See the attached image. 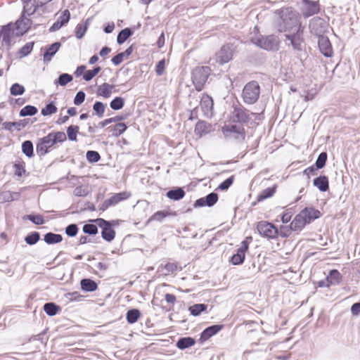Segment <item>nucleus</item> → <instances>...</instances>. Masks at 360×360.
Here are the masks:
<instances>
[{
	"instance_id": "1",
	"label": "nucleus",
	"mask_w": 360,
	"mask_h": 360,
	"mask_svg": "<svg viewBox=\"0 0 360 360\" xmlns=\"http://www.w3.org/2000/svg\"><path fill=\"white\" fill-rule=\"evenodd\" d=\"M321 212L314 207H305L297 214L290 225L293 231H301L306 224H310L312 221L319 218Z\"/></svg>"
},
{
	"instance_id": "2",
	"label": "nucleus",
	"mask_w": 360,
	"mask_h": 360,
	"mask_svg": "<svg viewBox=\"0 0 360 360\" xmlns=\"http://www.w3.org/2000/svg\"><path fill=\"white\" fill-rule=\"evenodd\" d=\"M280 20L277 25V29L280 32L297 29L301 25L299 22L298 13L289 8H285L280 11Z\"/></svg>"
},
{
	"instance_id": "3",
	"label": "nucleus",
	"mask_w": 360,
	"mask_h": 360,
	"mask_svg": "<svg viewBox=\"0 0 360 360\" xmlns=\"http://www.w3.org/2000/svg\"><path fill=\"white\" fill-rule=\"evenodd\" d=\"M260 95V86L257 82L251 81L247 83L242 92L243 101L249 105L255 103Z\"/></svg>"
},
{
	"instance_id": "4",
	"label": "nucleus",
	"mask_w": 360,
	"mask_h": 360,
	"mask_svg": "<svg viewBox=\"0 0 360 360\" xmlns=\"http://www.w3.org/2000/svg\"><path fill=\"white\" fill-rule=\"evenodd\" d=\"M256 115V113L250 112L241 105H234L230 115V120L232 122L243 124L248 123L252 119V117Z\"/></svg>"
},
{
	"instance_id": "5",
	"label": "nucleus",
	"mask_w": 360,
	"mask_h": 360,
	"mask_svg": "<svg viewBox=\"0 0 360 360\" xmlns=\"http://www.w3.org/2000/svg\"><path fill=\"white\" fill-rule=\"evenodd\" d=\"M211 70L207 66L196 67L192 71V81L195 89L200 91L210 74Z\"/></svg>"
},
{
	"instance_id": "6",
	"label": "nucleus",
	"mask_w": 360,
	"mask_h": 360,
	"mask_svg": "<svg viewBox=\"0 0 360 360\" xmlns=\"http://www.w3.org/2000/svg\"><path fill=\"white\" fill-rule=\"evenodd\" d=\"M252 44L266 51H275L278 48L279 41L274 35L252 37Z\"/></svg>"
},
{
	"instance_id": "7",
	"label": "nucleus",
	"mask_w": 360,
	"mask_h": 360,
	"mask_svg": "<svg viewBox=\"0 0 360 360\" xmlns=\"http://www.w3.org/2000/svg\"><path fill=\"white\" fill-rule=\"evenodd\" d=\"M222 132L226 137L234 138L243 141L245 138V131L242 125L227 124L222 127Z\"/></svg>"
},
{
	"instance_id": "8",
	"label": "nucleus",
	"mask_w": 360,
	"mask_h": 360,
	"mask_svg": "<svg viewBox=\"0 0 360 360\" xmlns=\"http://www.w3.org/2000/svg\"><path fill=\"white\" fill-rule=\"evenodd\" d=\"M257 229L259 235L268 239H274L278 235L277 228L273 224L265 221H259L257 225Z\"/></svg>"
},
{
	"instance_id": "9",
	"label": "nucleus",
	"mask_w": 360,
	"mask_h": 360,
	"mask_svg": "<svg viewBox=\"0 0 360 360\" xmlns=\"http://www.w3.org/2000/svg\"><path fill=\"white\" fill-rule=\"evenodd\" d=\"M309 27L311 33L319 37L323 36L328 28V24L324 19L315 17L310 20Z\"/></svg>"
},
{
	"instance_id": "10",
	"label": "nucleus",
	"mask_w": 360,
	"mask_h": 360,
	"mask_svg": "<svg viewBox=\"0 0 360 360\" xmlns=\"http://www.w3.org/2000/svg\"><path fill=\"white\" fill-rule=\"evenodd\" d=\"M96 224L102 229L101 237L107 242H111L115 237V231L112 229L110 221L102 218L96 220Z\"/></svg>"
},
{
	"instance_id": "11",
	"label": "nucleus",
	"mask_w": 360,
	"mask_h": 360,
	"mask_svg": "<svg viewBox=\"0 0 360 360\" xmlns=\"http://www.w3.org/2000/svg\"><path fill=\"white\" fill-rule=\"evenodd\" d=\"M234 51L235 49L232 44L224 45L215 55L216 62L221 65L227 63L232 59Z\"/></svg>"
},
{
	"instance_id": "12",
	"label": "nucleus",
	"mask_w": 360,
	"mask_h": 360,
	"mask_svg": "<svg viewBox=\"0 0 360 360\" xmlns=\"http://www.w3.org/2000/svg\"><path fill=\"white\" fill-rule=\"evenodd\" d=\"M131 196L129 192L123 191L113 194L110 198L106 199L99 207L100 210L105 211L108 207L115 206L119 202L128 199Z\"/></svg>"
},
{
	"instance_id": "13",
	"label": "nucleus",
	"mask_w": 360,
	"mask_h": 360,
	"mask_svg": "<svg viewBox=\"0 0 360 360\" xmlns=\"http://www.w3.org/2000/svg\"><path fill=\"white\" fill-rule=\"evenodd\" d=\"M54 143L52 138L49 134L39 139V142L36 146V152L39 157L44 156L46 153H49L53 146Z\"/></svg>"
},
{
	"instance_id": "14",
	"label": "nucleus",
	"mask_w": 360,
	"mask_h": 360,
	"mask_svg": "<svg viewBox=\"0 0 360 360\" xmlns=\"http://www.w3.org/2000/svg\"><path fill=\"white\" fill-rule=\"evenodd\" d=\"M15 36V30L12 23H9L3 26L0 32V39L7 46H11L12 44V38Z\"/></svg>"
},
{
	"instance_id": "15",
	"label": "nucleus",
	"mask_w": 360,
	"mask_h": 360,
	"mask_svg": "<svg viewBox=\"0 0 360 360\" xmlns=\"http://www.w3.org/2000/svg\"><path fill=\"white\" fill-rule=\"evenodd\" d=\"M302 34L303 27L300 25L297 29H296L295 33L285 34V38L290 41L294 49L300 50L303 41Z\"/></svg>"
},
{
	"instance_id": "16",
	"label": "nucleus",
	"mask_w": 360,
	"mask_h": 360,
	"mask_svg": "<svg viewBox=\"0 0 360 360\" xmlns=\"http://www.w3.org/2000/svg\"><path fill=\"white\" fill-rule=\"evenodd\" d=\"M31 24V20L25 18L23 14L13 25V27L15 30V36L20 37L23 35L30 29Z\"/></svg>"
},
{
	"instance_id": "17",
	"label": "nucleus",
	"mask_w": 360,
	"mask_h": 360,
	"mask_svg": "<svg viewBox=\"0 0 360 360\" xmlns=\"http://www.w3.org/2000/svg\"><path fill=\"white\" fill-rule=\"evenodd\" d=\"M214 102L212 98L207 94H203L200 100V107L203 115L207 118L213 115Z\"/></svg>"
},
{
	"instance_id": "18",
	"label": "nucleus",
	"mask_w": 360,
	"mask_h": 360,
	"mask_svg": "<svg viewBox=\"0 0 360 360\" xmlns=\"http://www.w3.org/2000/svg\"><path fill=\"white\" fill-rule=\"evenodd\" d=\"M318 46L321 53L326 57H331L333 54V47L327 37H319Z\"/></svg>"
},
{
	"instance_id": "19",
	"label": "nucleus",
	"mask_w": 360,
	"mask_h": 360,
	"mask_svg": "<svg viewBox=\"0 0 360 360\" xmlns=\"http://www.w3.org/2000/svg\"><path fill=\"white\" fill-rule=\"evenodd\" d=\"M248 249V245L247 242L243 241L241 246L237 250V252L234 254L231 259V262L234 265H238L244 262L245 252Z\"/></svg>"
},
{
	"instance_id": "20",
	"label": "nucleus",
	"mask_w": 360,
	"mask_h": 360,
	"mask_svg": "<svg viewBox=\"0 0 360 360\" xmlns=\"http://www.w3.org/2000/svg\"><path fill=\"white\" fill-rule=\"evenodd\" d=\"M304 2L306 4L302 12V15L304 18H309L319 13L320 6L318 1L304 0Z\"/></svg>"
},
{
	"instance_id": "21",
	"label": "nucleus",
	"mask_w": 360,
	"mask_h": 360,
	"mask_svg": "<svg viewBox=\"0 0 360 360\" xmlns=\"http://www.w3.org/2000/svg\"><path fill=\"white\" fill-rule=\"evenodd\" d=\"M223 328L222 325H212L206 328L200 334L199 342L203 343L209 340L211 337L216 335Z\"/></svg>"
},
{
	"instance_id": "22",
	"label": "nucleus",
	"mask_w": 360,
	"mask_h": 360,
	"mask_svg": "<svg viewBox=\"0 0 360 360\" xmlns=\"http://www.w3.org/2000/svg\"><path fill=\"white\" fill-rule=\"evenodd\" d=\"M60 46L61 44L60 42H55L46 48L43 56L44 63H48L51 60L53 56L59 50Z\"/></svg>"
},
{
	"instance_id": "23",
	"label": "nucleus",
	"mask_w": 360,
	"mask_h": 360,
	"mask_svg": "<svg viewBox=\"0 0 360 360\" xmlns=\"http://www.w3.org/2000/svg\"><path fill=\"white\" fill-rule=\"evenodd\" d=\"M313 184L322 192L327 191L329 188L328 179L326 176H319L315 178Z\"/></svg>"
},
{
	"instance_id": "24",
	"label": "nucleus",
	"mask_w": 360,
	"mask_h": 360,
	"mask_svg": "<svg viewBox=\"0 0 360 360\" xmlns=\"http://www.w3.org/2000/svg\"><path fill=\"white\" fill-rule=\"evenodd\" d=\"M134 46L131 45L124 52H121L115 56L111 61L115 65H119L124 58H127L133 52Z\"/></svg>"
},
{
	"instance_id": "25",
	"label": "nucleus",
	"mask_w": 360,
	"mask_h": 360,
	"mask_svg": "<svg viewBox=\"0 0 360 360\" xmlns=\"http://www.w3.org/2000/svg\"><path fill=\"white\" fill-rule=\"evenodd\" d=\"M26 120H22L18 122H5L3 123V128L5 130L12 131L14 127L16 130L20 131L27 125Z\"/></svg>"
},
{
	"instance_id": "26",
	"label": "nucleus",
	"mask_w": 360,
	"mask_h": 360,
	"mask_svg": "<svg viewBox=\"0 0 360 360\" xmlns=\"http://www.w3.org/2000/svg\"><path fill=\"white\" fill-rule=\"evenodd\" d=\"M20 193L18 192H11L9 191H0V202H11L20 198Z\"/></svg>"
},
{
	"instance_id": "27",
	"label": "nucleus",
	"mask_w": 360,
	"mask_h": 360,
	"mask_svg": "<svg viewBox=\"0 0 360 360\" xmlns=\"http://www.w3.org/2000/svg\"><path fill=\"white\" fill-rule=\"evenodd\" d=\"M211 124L207 123L205 121H199L197 122L195 127V133L202 136L206 134H208L211 131Z\"/></svg>"
},
{
	"instance_id": "28",
	"label": "nucleus",
	"mask_w": 360,
	"mask_h": 360,
	"mask_svg": "<svg viewBox=\"0 0 360 360\" xmlns=\"http://www.w3.org/2000/svg\"><path fill=\"white\" fill-rule=\"evenodd\" d=\"M115 86L108 83H103L98 88L97 94L104 98H109Z\"/></svg>"
},
{
	"instance_id": "29",
	"label": "nucleus",
	"mask_w": 360,
	"mask_h": 360,
	"mask_svg": "<svg viewBox=\"0 0 360 360\" xmlns=\"http://www.w3.org/2000/svg\"><path fill=\"white\" fill-rule=\"evenodd\" d=\"M81 288L82 290L85 292H94L97 289L96 283L89 278H84L80 282Z\"/></svg>"
},
{
	"instance_id": "30",
	"label": "nucleus",
	"mask_w": 360,
	"mask_h": 360,
	"mask_svg": "<svg viewBox=\"0 0 360 360\" xmlns=\"http://www.w3.org/2000/svg\"><path fill=\"white\" fill-rule=\"evenodd\" d=\"M62 240L63 237L60 234L51 232L46 233L44 237V242L49 245L60 243Z\"/></svg>"
},
{
	"instance_id": "31",
	"label": "nucleus",
	"mask_w": 360,
	"mask_h": 360,
	"mask_svg": "<svg viewBox=\"0 0 360 360\" xmlns=\"http://www.w3.org/2000/svg\"><path fill=\"white\" fill-rule=\"evenodd\" d=\"M185 195V191L182 188L170 190L167 193V197L171 200H179Z\"/></svg>"
},
{
	"instance_id": "32",
	"label": "nucleus",
	"mask_w": 360,
	"mask_h": 360,
	"mask_svg": "<svg viewBox=\"0 0 360 360\" xmlns=\"http://www.w3.org/2000/svg\"><path fill=\"white\" fill-rule=\"evenodd\" d=\"M195 340L193 338H181L176 342V346L180 349L188 348L195 345Z\"/></svg>"
},
{
	"instance_id": "33",
	"label": "nucleus",
	"mask_w": 360,
	"mask_h": 360,
	"mask_svg": "<svg viewBox=\"0 0 360 360\" xmlns=\"http://www.w3.org/2000/svg\"><path fill=\"white\" fill-rule=\"evenodd\" d=\"M340 273L336 270H331L327 276V281L331 285L338 284L341 280Z\"/></svg>"
},
{
	"instance_id": "34",
	"label": "nucleus",
	"mask_w": 360,
	"mask_h": 360,
	"mask_svg": "<svg viewBox=\"0 0 360 360\" xmlns=\"http://www.w3.org/2000/svg\"><path fill=\"white\" fill-rule=\"evenodd\" d=\"M275 192L276 186L266 188L257 195V199L259 202L263 201L264 200L273 196Z\"/></svg>"
},
{
	"instance_id": "35",
	"label": "nucleus",
	"mask_w": 360,
	"mask_h": 360,
	"mask_svg": "<svg viewBox=\"0 0 360 360\" xmlns=\"http://www.w3.org/2000/svg\"><path fill=\"white\" fill-rule=\"evenodd\" d=\"M114 136H120L127 129V126L124 123L120 122L114 125L112 127H108Z\"/></svg>"
},
{
	"instance_id": "36",
	"label": "nucleus",
	"mask_w": 360,
	"mask_h": 360,
	"mask_svg": "<svg viewBox=\"0 0 360 360\" xmlns=\"http://www.w3.org/2000/svg\"><path fill=\"white\" fill-rule=\"evenodd\" d=\"M141 316V313L138 309H134L129 310L127 313V321L129 323H136Z\"/></svg>"
},
{
	"instance_id": "37",
	"label": "nucleus",
	"mask_w": 360,
	"mask_h": 360,
	"mask_svg": "<svg viewBox=\"0 0 360 360\" xmlns=\"http://www.w3.org/2000/svg\"><path fill=\"white\" fill-rule=\"evenodd\" d=\"M44 310L47 315L53 316L57 314L59 307L53 302H48L44 305Z\"/></svg>"
},
{
	"instance_id": "38",
	"label": "nucleus",
	"mask_w": 360,
	"mask_h": 360,
	"mask_svg": "<svg viewBox=\"0 0 360 360\" xmlns=\"http://www.w3.org/2000/svg\"><path fill=\"white\" fill-rule=\"evenodd\" d=\"M131 34L132 32L129 28L121 30L117 35V42L119 44H123Z\"/></svg>"
},
{
	"instance_id": "39",
	"label": "nucleus",
	"mask_w": 360,
	"mask_h": 360,
	"mask_svg": "<svg viewBox=\"0 0 360 360\" xmlns=\"http://www.w3.org/2000/svg\"><path fill=\"white\" fill-rule=\"evenodd\" d=\"M207 305L205 304H195L192 306H191L188 309L189 311L191 312V314L197 316L200 314L201 312L206 310Z\"/></svg>"
},
{
	"instance_id": "40",
	"label": "nucleus",
	"mask_w": 360,
	"mask_h": 360,
	"mask_svg": "<svg viewBox=\"0 0 360 360\" xmlns=\"http://www.w3.org/2000/svg\"><path fill=\"white\" fill-rule=\"evenodd\" d=\"M22 151L28 158L33 156V144L31 141H25L22 143Z\"/></svg>"
},
{
	"instance_id": "41",
	"label": "nucleus",
	"mask_w": 360,
	"mask_h": 360,
	"mask_svg": "<svg viewBox=\"0 0 360 360\" xmlns=\"http://www.w3.org/2000/svg\"><path fill=\"white\" fill-rule=\"evenodd\" d=\"M54 143H63L67 139L66 134L63 131L51 132L49 134Z\"/></svg>"
},
{
	"instance_id": "42",
	"label": "nucleus",
	"mask_w": 360,
	"mask_h": 360,
	"mask_svg": "<svg viewBox=\"0 0 360 360\" xmlns=\"http://www.w3.org/2000/svg\"><path fill=\"white\" fill-rule=\"evenodd\" d=\"M72 79L73 77L71 75L63 73L58 77V79L54 82V84L64 86Z\"/></svg>"
},
{
	"instance_id": "43",
	"label": "nucleus",
	"mask_w": 360,
	"mask_h": 360,
	"mask_svg": "<svg viewBox=\"0 0 360 360\" xmlns=\"http://www.w3.org/2000/svg\"><path fill=\"white\" fill-rule=\"evenodd\" d=\"M37 112V108L33 105H26L20 111V117L32 116Z\"/></svg>"
},
{
	"instance_id": "44",
	"label": "nucleus",
	"mask_w": 360,
	"mask_h": 360,
	"mask_svg": "<svg viewBox=\"0 0 360 360\" xmlns=\"http://www.w3.org/2000/svg\"><path fill=\"white\" fill-rule=\"evenodd\" d=\"M40 239V234L37 231H34L28 234L25 238V241L30 245H35Z\"/></svg>"
},
{
	"instance_id": "45",
	"label": "nucleus",
	"mask_w": 360,
	"mask_h": 360,
	"mask_svg": "<svg viewBox=\"0 0 360 360\" xmlns=\"http://www.w3.org/2000/svg\"><path fill=\"white\" fill-rule=\"evenodd\" d=\"M79 131V127L76 125H71L67 129V135L70 141H77V134Z\"/></svg>"
},
{
	"instance_id": "46",
	"label": "nucleus",
	"mask_w": 360,
	"mask_h": 360,
	"mask_svg": "<svg viewBox=\"0 0 360 360\" xmlns=\"http://www.w3.org/2000/svg\"><path fill=\"white\" fill-rule=\"evenodd\" d=\"M57 107L53 102L47 104L44 108L41 109V113L44 116H49L57 112Z\"/></svg>"
},
{
	"instance_id": "47",
	"label": "nucleus",
	"mask_w": 360,
	"mask_h": 360,
	"mask_svg": "<svg viewBox=\"0 0 360 360\" xmlns=\"http://www.w3.org/2000/svg\"><path fill=\"white\" fill-rule=\"evenodd\" d=\"M124 105V99L122 97H116L110 102V108L112 110H118L123 108Z\"/></svg>"
},
{
	"instance_id": "48",
	"label": "nucleus",
	"mask_w": 360,
	"mask_h": 360,
	"mask_svg": "<svg viewBox=\"0 0 360 360\" xmlns=\"http://www.w3.org/2000/svg\"><path fill=\"white\" fill-rule=\"evenodd\" d=\"M10 92L13 96H20L24 94L25 87L18 83H15L11 86Z\"/></svg>"
},
{
	"instance_id": "49",
	"label": "nucleus",
	"mask_w": 360,
	"mask_h": 360,
	"mask_svg": "<svg viewBox=\"0 0 360 360\" xmlns=\"http://www.w3.org/2000/svg\"><path fill=\"white\" fill-rule=\"evenodd\" d=\"M326 160L327 153L325 152L321 153L318 156L314 165L318 169H322L326 165Z\"/></svg>"
},
{
	"instance_id": "50",
	"label": "nucleus",
	"mask_w": 360,
	"mask_h": 360,
	"mask_svg": "<svg viewBox=\"0 0 360 360\" xmlns=\"http://www.w3.org/2000/svg\"><path fill=\"white\" fill-rule=\"evenodd\" d=\"M205 204L207 207H212L215 205L218 200V195L216 193H210L205 197Z\"/></svg>"
},
{
	"instance_id": "51",
	"label": "nucleus",
	"mask_w": 360,
	"mask_h": 360,
	"mask_svg": "<svg viewBox=\"0 0 360 360\" xmlns=\"http://www.w3.org/2000/svg\"><path fill=\"white\" fill-rule=\"evenodd\" d=\"M105 108V105L100 101H96L93 106L94 110L99 117H102L103 116Z\"/></svg>"
},
{
	"instance_id": "52",
	"label": "nucleus",
	"mask_w": 360,
	"mask_h": 360,
	"mask_svg": "<svg viewBox=\"0 0 360 360\" xmlns=\"http://www.w3.org/2000/svg\"><path fill=\"white\" fill-rule=\"evenodd\" d=\"M34 46L33 42H28L25 44L19 51V53L22 57L27 56L32 50Z\"/></svg>"
},
{
	"instance_id": "53",
	"label": "nucleus",
	"mask_w": 360,
	"mask_h": 360,
	"mask_svg": "<svg viewBox=\"0 0 360 360\" xmlns=\"http://www.w3.org/2000/svg\"><path fill=\"white\" fill-rule=\"evenodd\" d=\"M86 156L87 160L90 162H97L101 158L99 153L94 150L87 151Z\"/></svg>"
},
{
	"instance_id": "54",
	"label": "nucleus",
	"mask_w": 360,
	"mask_h": 360,
	"mask_svg": "<svg viewBox=\"0 0 360 360\" xmlns=\"http://www.w3.org/2000/svg\"><path fill=\"white\" fill-rule=\"evenodd\" d=\"M83 231L89 235H96L98 233V228L96 225L87 224L84 225Z\"/></svg>"
},
{
	"instance_id": "55",
	"label": "nucleus",
	"mask_w": 360,
	"mask_h": 360,
	"mask_svg": "<svg viewBox=\"0 0 360 360\" xmlns=\"http://www.w3.org/2000/svg\"><path fill=\"white\" fill-rule=\"evenodd\" d=\"M73 193L75 196L84 197L88 195L89 191L86 187L79 186L74 189Z\"/></svg>"
},
{
	"instance_id": "56",
	"label": "nucleus",
	"mask_w": 360,
	"mask_h": 360,
	"mask_svg": "<svg viewBox=\"0 0 360 360\" xmlns=\"http://www.w3.org/2000/svg\"><path fill=\"white\" fill-rule=\"evenodd\" d=\"M234 176H231L229 178L224 180L218 186V189L221 191L227 190L233 183Z\"/></svg>"
},
{
	"instance_id": "57",
	"label": "nucleus",
	"mask_w": 360,
	"mask_h": 360,
	"mask_svg": "<svg viewBox=\"0 0 360 360\" xmlns=\"http://www.w3.org/2000/svg\"><path fill=\"white\" fill-rule=\"evenodd\" d=\"M78 227L75 224H71L65 228V233L70 237H74L77 234Z\"/></svg>"
},
{
	"instance_id": "58",
	"label": "nucleus",
	"mask_w": 360,
	"mask_h": 360,
	"mask_svg": "<svg viewBox=\"0 0 360 360\" xmlns=\"http://www.w3.org/2000/svg\"><path fill=\"white\" fill-rule=\"evenodd\" d=\"M26 217H27V219L30 220L33 224H37V225H41L44 223L43 217L39 214H37V215L29 214V215H27Z\"/></svg>"
},
{
	"instance_id": "59",
	"label": "nucleus",
	"mask_w": 360,
	"mask_h": 360,
	"mask_svg": "<svg viewBox=\"0 0 360 360\" xmlns=\"http://www.w3.org/2000/svg\"><path fill=\"white\" fill-rule=\"evenodd\" d=\"M86 29H87V26L86 25H84V24H78L77 26H76V28H75V34H76V37L78 38V39H81L84 37V35L85 34V32L86 31Z\"/></svg>"
},
{
	"instance_id": "60",
	"label": "nucleus",
	"mask_w": 360,
	"mask_h": 360,
	"mask_svg": "<svg viewBox=\"0 0 360 360\" xmlns=\"http://www.w3.org/2000/svg\"><path fill=\"white\" fill-rule=\"evenodd\" d=\"M24 162H18V163H15L14 165V168H15V175H17L18 176H22L25 172V166H24Z\"/></svg>"
},
{
	"instance_id": "61",
	"label": "nucleus",
	"mask_w": 360,
	"mask_h": 360,
	"mask_svg": "<svg viewBox=\"0 0 360 360\" xmlns=\"http://www.w3.org/2000/svg\"><path fill=\"white\" fill-rule=\"evenodd\" d=\"M70 18V13L68 10H65L60 16L57 19L62 25L63 26L65 25L66 23L68 22Z\"/></svg>"
},
{
	"instance_id": "62",
	"label": "nucleus",
	"mask_w": 360,
	"mask_h": 360,
	"mask_svg": "<svg viewBox=\"0 0 360 360\" xmlns=\"http://www.w3.org/2000/svg\"><path fill=\"white\" fill-rule=\"evenodd\" d=\"M85 100V94L82 91H79L77 93L74 98V104L76 105H81Z\"/></svg>"
},
{
	"instance_id": "63",
	"label": "nucleus",
	"mask_w": 360,
	"mask_h": 360,
	"mask_svg": "<svg viewBox=\"0 0 360 360\" xmlns=\"http://www.w3.org/2000/svg\"><path fill=\"white\" fill-rule=\"evenodd\" d=\"M165 62V60H161L158 62L155 68L157 75L160 76L164 73Z\"/></svg>"
},
{
	"instance_id": "64",
	"label": "nucleus",
	"mask_w": 360,
	"mask_h": 360,
	"mask_svg": "<svg viewBox=\"0 0 360 360\" xmlns=\"http://www.w3.org/2000/svg\"><path fill=\"white\" fill-rule=\"evenodd\" d=\"M351 312L354 316L360 315V302L354 303L352 306Z\"/></svg>"
}]
</instances>
